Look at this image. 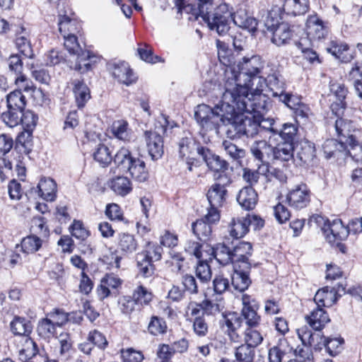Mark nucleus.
<instances>
[{
	"mask_svg": "<svg viewBox=\"0 0 362 362\" xmlns=\"http://www.w3.org/2000/svg\"><path fill=\"white\" fill-rule=\"evenodd\" d=\"M297 157L304 163H313L316 158L315 144L308 140H302L297 150Z\"/></svg>",
	"mask_w": 362,
	"mask_h": 362,
	"instance_id": "30",
	"label": "nucleus"
},
{
	"mask_svg": "<svg viewBox=\"0 0 362 362\" xmlns=\"http://www.w3.org/2000/svg\"><path fill=\"white\" fill-rule=\"evenodd\" d=\"M212 255L217 262L222 265L232 264V247L227 246L224 243H218L213 247Z\"/></svg>",
	"mask_w": 362,
	"mask_h": 362,
	"instance_id": "41",
	"label": "nucleus"
},
{
	"mask_svg": "<svg viewBox=\"0 0 362 362\" xmlns=\"http://www.w3.org/2000/svg\"><path fill=\"white\" fill-rule=\"evenodd\" d=\"M288 349V341L286 339H280L277 345L269 350V362H281Z\"/></svg>",
	"mask_w": 362,
	"mask_h": 362,
	"instance_id": "54",
	"label": "nucleus"
},
{
	"mask_svg": "<svg viewBox=\"0 0 362 362\" xmlns=\"http://www.w3.org/2000/svg\"><path fill=\"white\" fill-rule=\"evenodd\" d=\"M250 223L248 218H233L229 226L230 235L235 239L243 238L249 231Z\"/></svg>",
	"mask_w": 362,
	"mask_h": 362,
	"instance_id": "37",
	"label": "nucleus"
},
{
	"mask_svg": "<svg viewBox=\"0 0 362 362\" xmlns=\"http://www.w3.org/2000/svg\"><path fill=\"white\" fill-rule=\"evenodd\" d=\"M294 145L279 141L275 147L272 146V158L281 161H288L293 156Z\"/></svg>",
	"mask_w": 362,
	"mask_h": 362,
	"instance_id": "36",
	"label": "nucleus"
},
{
	"mask_svg": "<svg viewBox=\"0 0 362 362\" xmlns=\"http://www.w3.org/2000/svg\"><path fill=\"white\" fill-rule=\"evenodd\" d=\"M139 244L135 236L129 233H119L117 237V250L123 255L136 251Z\"/></svg>",
	"mask_w": 362,
	"mask_h": 362,
	"instance_id": "22",
	"label": "nucleus"
},
{
	"mask_svg": "<svg viewBox=\"0 0 362 362\" xmlns=\"http://www.w3.org/2000/svg\"><path fill=\"white\" fill-rule=\"evenodd\" d=\"M322 342V345L325 346L327 352L332 356L337 355L343 349V344L344 343V339L341 337H327L322 336L320 337V344Z\"/></svg>",
	"mask_w": 362,
	"mask_h": 362,
	"instance_id": "47",
	"label": "nucleus"
},
{
	"mask_svg": "<svg viewBox=\"0 0 362 362\" xmlns=\"http://www.w3.org/2000/svg\"><path fill=\"white\" fill-rule=\"evenodd\" d=\"M327 51L342 63L350 62L354 58L349 46L337 41H332L330 46L327 48Z\"/></svg>",
	"mask_w": 362,
	"mask_h": 362,
	"instance_id": "29",
	"label": "nucleus"
},
{
	"mask_svg": "<svg viewBox=\"0 0 362 362\" xmlns=\"http://www.w3.org/2000/svg\"><path fill=\"white\" fill-rule=\"evenodd\" d=\"M42 240L36 235H30L24 238L21 243L22 251L25 254H33L42 247Z\"/></svg>",
	"mask_w": 362,
	"mask_h": 362,
	"instance_id": "57",
	"label": "nucleus"
},
{
	"mask_svg": "<svg viewBox=\"0 0 362 362\" xmlns=\"http://www.w3.org/2000/svg\"><path fill=\"white\" fill-rule=\"evenodd\" d=\"M55 326L56 325L52 320L45 318L39 322L37 331L40 336L48 338L54 335Z\"/></svg>",
	"mask_w": 362,
	"mask_h": 362,
	"instance_id": "64",
	"label": "nucleus"
},
{
	"mask_svg": "<svg viewBox=\"0 0 362 362\" xmlns=\"http://www.w3.org/2000/svg\"><path fill=\"white\" fill-rule=\"evenodd\" d=\"M197 7L191 4H186L185 0H174L177 12L182 13V11L187 13H192L197 17L201 16L204 22H206L209 28H211V21H212L216 7L214 8L212 4L213 0H198Z\"/></svg>",
	"mask_w": 362,
	"mask_h": 362,
	"instance_id": "8",
	"label": "nucleus"
},
{
	"mask_svg": "<svg viewBox=\"0 0 362 362\" xmlns=\"http://www.w3.org/2000/svg\"><path fill=\"white\" fill-rule=\"evenodd\" d=\"M237 201L243 209L250 211L253 209L257 204L258 195L253 187H245L240 190Z\"/></svg>",
	"mask_w": 362,
	"mask_h": 362,
	"instance_id": "24",
	"label": "nucleus"
},
{
	"mask_svg": "<svg viewBox=\"0 0 362 362\" xmlns=\"http://www.w3.org/2000/svg\"><path fill=\"white\" fill-rule=\"evenodd\" d=\"M241 124L243 129V136L254 137L259 133V124L254 115L252 117L241 116Z\"/></svg>",
	"mask_w": 362,
	"mask_h": 362,
	"instance_id": "46",
	"label": "nucleus"
},
{
	"mask_svg": "<svg viewBox=\"0 0 362 362\" xmlns=\"http://www.w3.org/2000/svg\"><path fill=\"white\" fill-rule=\"evenodd\" d=\"M223 114L216 110L215 107L211 108L205 104L197 105L194 112V118L204 134L211 132L218 134L223 124Z\"/></svg>",
	"mask_w": 362,
	"mask_h": 362,
	"instance_id": "5",
	"label": "nucleus"
},
{
	"mask_svg": "<svg viewBox=\"0 0 362 362\" xmlns=\"http://www.w3.org/2000/svg\"><path fill=\"white\" fill-rule=\"evenodd\" d=\"M11 329L16 335L27 336L31 333L33 325L30 321L21 317H15L11 322Z\"/></svg>",
	"mask_w": 362,
	"mask_h": 362,
	"instance_id": "49",
	"label": "nucleus"
},
{
	"mask_svg": "<svg viewBox=\"0 0 362 362\" xmlns=\"http://www.w3.org/2000/svg\"><path fill=\"white\" fill-rule=\"evenodd\" d=\"M163 248L156 243L148 242L144 249L138 252L139 255H147V259L157 262L161 259Z\"/></svg>",
	"mask_w": 362,
	"mask_h": 362,
	"instance_id": "61",
	"label": "nucleus"
},
{
	"mask_svg": "<svg viewBox=\"0 0 362 362\" xmlns=\"http://www.w3.org/2000/svg\"><path fill=\"white\" fill-rule=\"evenodd\" d=\"M137 49L138 54L141 59L151 64H156L161 62V57L153 55L152 48L147 44H140Z\"/></svg>",
	"mask_w": 362,
	"mask_h": 362,
	"instance_id": "63",
	"label": "nucleus"
},
{
	"mask_svg": "<svg viewBox=\"0 0 362 362\" xmlns=\"http://www.w3.org/2000/svg\"><path fill=\"white\" fill-rule=\"evenodd\" d=\"M235 357L238 362H257L256 361V349L242 344L235 350Z\"/></svg>",
	"mask_w": 362,
	"mask_h": 362,
	"instance_id": "50",
	"label": "nucleus"
},
{
	"mask_svg": "<svg viewBox=\"0 0 362 362\" xmlns=\"http://www.w3.org/2000/svg\"><path fill=\"white\" fill-rule=\"evenodd\" d=\"M241 316L245 320L247 327H257L260 324L261 317L257 313L259 305L252 296L243 294L242 296Z\"/></svg>",
	"mask_w": 362,
	"mask_h": 362,
	"instance_id": "13",
	"label": "nucleus"
},
{
	"mask_svg": "<svg viewBox=\"0 0 362 362\" xmlns=\"http://www.w3.org/2000/svg\"><path fill=\"white\" fill-rule=\"evenodd\" d=\"M298 132L297 127L291 123H285L281 129H279L278 133H275V136H278L280 141L286 142L294 145V139Z\"/></svg>",
	"mask_w": 362,
	"mask_h": 362,
	"instance_id": "59",
	"label": "nucleus"
},
{
	"mask_svg": "<svg viewBox=\"0 0 362 362\" xmlns=\"http://www.w3.org/2000/svg\"><path fill=\"white\" fill-rule=\"evenodd\" d=\"M136 267L139 274L144 278L151 277L156 271L154 261L147 259V255H136Z\"/></svg>",
	"mask_w": 362,
	"mask_h": 362,
	"instance_id": "40",
	"label": "nucleus"
},
{
	"mask_svg": "<svg viewBox=\"0 0 362 362\" xmlns=\"http://www.w3.org/2000/svg\"><path fill=\"white\" fill-rule=\"evenodd\" d=\"M111 131L114 136L124 141H129L132 139V131L129 128L127 121L119 119L112 123Z\"/></svg>",
	"mask_w": 362,
	"mask_h": 362,
	"instance_id": "45",
	"label": "nucleus"
},
{
	"mask_svg": "<svg viewBox=\"0 0 362 362\" xmlns=\"http://www.w3.org/2000/svg\"><path fill=\"white\" fill-rule=\"evenodd\" d=\"M297 334L303 346H314L315 349H321L318 344H315L322 337L320 333H314L309 327L303 326L297 329Z\"/></svg>",
	"mask_w": 362,
	"mask_h": 362,
	"instance_id": "43",
	"label": "nucleus"
},
{
	"mask_svg": "<svg viewBox=\"0 0 362 362\" xmlns=\"http://www.w3.org/2000/svg\"><path fill=\"white\" fill-rule=\"evenodd\" d=\"M311 192L307 185L300 182L291 189L286 194V201L293 209L298 210L308 206Z\"/></svg>",
	"mask_w": 362,
	"mask_h": 362,
	"instance_id": "10",
	"label": "nucleus"
},
{
	"mask_svg": "<svg viewBox=\"0 0 362 362\" xmlns=\"http://www.w3.org/2000/svg\"><path fill=\"white\" fill-rule=\"evenodd\" d=\"M252 255V245L249 242L238 241L236 243H232V264L233 266H242L248 267L251 265L249 261Z\"/></svg>",
	"mask_w": 362,
	"mask_h": 362,
	"instance_id": "15",
	"label": "nucleus"
},
{
	"mask_svg": "<svg viewBox=\"0 0 362 362\" xmlns=\"http://www.w3.org/2000/svg\"><path fill=\"white\" fill-rule=\"evenodd\" d=\"M197 153L202 156L206 166L214 173V177L216 180H223V177H231L229 163L221 156L214 153L206 147H199ZM230 168V171H232Z\"/></svg>",
	"mask_w": 362,
	"mask_h": 362,
	"instance_id": "7",
	"label": "nucleus"
},
{
	"mask_svg": "<svg viewBox=\"0 0 362 362\" xmlns=\"http://www.w3.org/2000/svg\"><path fill=\"white\" fill-rule=\"evenodd\" d=\"M199 147L202 146L198 145L195 139L189 133L185 136L181 138L178 142L179 156L182 158L190 157L189 156L195 150L197 151Z\"/></svg>",
	"mask_w": 362,
	"mask_h": 362,
	"instance_id": "39",
	"label": "nucleus"
},
{
	"mask_svg": "<svg viewBox=\"0 0 362 362\" xmlns=\"http://www.w3.org/2000/svg\"><path fill=\"white\" fill-rule=\"evenodd\" d=\"M286 16L281 9V6H274L272 9L268 12L265 19L264 25L267 30L272 32L277 26L281 24L282 20Z\"/></svg>",
	"mask_w": 362,
	"mask_h": 362,
	"instance_id": "44",
	"label": "nucleus"
},
{
	"mask_svg": "<svg viewBox=\"0 0 362 362\" xmlns=\"http://www.w3.org/2000/svg\"><path fill=\"white\" fill-rule=\"evenodd\" d=\"M264 88L260 90H247L246 93L235 90L233 92L235 95L238 96V111L246 113H262L267 107L264 96L262 95Z\"/></svg>",
	"mask_w": 362,
	"mask_h": 362,
	"instance_id": "4",
	"label": "nucleus"
},
{
	"mask_svg": "<svg viewBox=\"0 0 362 362\" xmlns=\"http://www.w3.org/2000/svg\"><path fill=\"white\" fill-rule=\"evenodd\" d=\"M65 1L59 3L57 9L59 13L58 26L59 30L62 36L68 35L69 33H74L78 32V23L75 18L72 17L74 13L72 10L67 6L66 8L64 6Z\"/></svg>",
	"mask_w": 362,
	"mask_h": 362,
	"instance_id": "12",
	"label": "nucleus"
},
{
	"mask_svg": "<svg viewBox=\"0 0 362 362\" xmlns=\"http://www.w3.org/2000/svg\"><path fill=\"white\" fill-rule=\"evenodd\" d=\"M209 189L206 197L210 206L222 207L226 202L228 191L226 187L232 182L231 177H223V180H216Z\"/></svg>",
	"mask_w": 362,
	"mask_h": 362,
	"instance_id": "11",
	"label": "nucleus"
},
{
	"mask_svg": "<svg viewBox=\"0 0 362 362\" xmlns=\"http://www.w3.org/2000/svg\"><path fill=\"white\" fill-rule=\"evenodd\" d=\"M111 189L117 194L125 196L132 190L130 180L124 176H118L110 181Z\"/></svg>",
	"mask_w": 362,
	"mask_h": 362,
	"instance_id": "51",
	"label": "nucleus"
},
{
	"mask_svg": "<svg viewBox=\"0 0 362 362\" xmlns=\"http://www.w3.org/2000/svg\"><path fill=\"white\" fill-rule=\"evenodd\" d=\"M295 44L298 49L301 51L303 59L307 60L310 64L321 63L318 54L310 47L311 42L308 39L300 38V40L296 42Z\"/></svg>",
	"mask_w": 362,
	"mask_h": 362,
	"instance_id": "38",
	"label": "nucleus"
},
{
	"mask_svg": "<svg viewBox=\"0 0 362 362\" xmlns=\"http://www.w3.org/2000/svg\"><path fill=\"white\" fill-rule=\"evenodd\" d=\"M281 9L286 16L303 15L309 9V0H285Z\"/></svg>",
	"mask_w": 362,
	"mask_h": 362,
	"instance_id": "27",
	"label": "nucleus"
},
{
	"mask_svg": "<svg viewBox=\"0 0 362 362\" xmlns=\"http://www.w3.org/2000/svg\"><path fill=\"white\" fill-rule=\"evenodd\" d=\"M238 74L235 76V86L240 91L246 93L247 90H260L264 88V75L267 74L264 69V62L259 55L250 57H244L237 65Z\"/></svg>",
	"mask_w": 362,
	"mask_h": 362,
	"instance_id": "1",
	"label": "nucleus"
},
{
	"mask_svg": "<svg viewBox=\"0 0 362 362\" xmlns=\"http://www.w3.org/2000/svg\"><path fill=\"white\" fill-rule=\"evenodd\" d=\"M168 326L165 320L158 316H151L148 322L147 330L153 336L163 335L167 332Z\"/></svg>",
	"mask_w": 362,
	"mask_h": 362,
	"instance_id": "55",
	"label": "nucleus"
},
{
	"mask_svg": "<svg viewBox=\"0 0 362 362\" xmlns=\"http://www.w3.org/2000/svg\"><path fill=\"white\" fill-rule=\"evenodd\" d=\"M123 281L113 274H106L100 280V284L97 288V294L100 300L109 296L116 297L118 288H121Z\"/></svg>",
	"mask_w": 362,
	"mask_h": 362,
	"instance_id": "14",
	"label": "nucleus"
},
{
	"mask_svg": "<svg viewBox=\"0 0 362 362\" xmlns=\"http://www.w3.org/2000/svg\"><path fill=\"white\" fill-rule=\"evenodd\" d=\"M134 158L130 151L125 148H121L115 154L112 160L118 168L125 171Z\"/></svg>",
	"mask_w": 362,
	"mask_h": 362,
	"instance_id": "60",
	"label": "nucleus"
},
{
	"mask_svg": "<svg viewBox=\"0 0 362 362\" xmlns=\"http://www.w3.org/2000/svg\"><path fill=\"white\" fill-rule=\"evenodd\" d=\"M144 136L148 153L153 160H158L163 154V141L158 132L146 131Z\"/></svg>",
	"mask_w": 362,
	"mask_h": 362,
	"instance_id": "20",
	"label": "nucleus"
},
{
	"mask_svg": "<svg viewBox=\"0 0 362 362\" xmlns=\"http://www.w3.org/2000/svg\"><path fill=\"white\" fill-rule=\"evenodd\" d=\"M20 31H16L15 44L18 51L27 58H33L34 56L33 50L28 39V34L25 29L21 26Z\"/></svg>",
	"mask_w": 362,
	"mask_h": 362,
	"instance_id": "31",
	"label": "nucleus"
},
{
	"mask_svg": "<svg viewBox=\"0 0 362 362\" xmlns=\"http://www.w3.org/2000/svg\"><path fill=\"white\" fill-rule=\"evenodd\" d=\"M242 319L235 313H230L228 314L223 313V319L221 320V324L223 327H226V332L232 340H235L238 337L236 334V330L241 327Z\"/></svg>",
	"mask_w": 362,
	"mask_h": 362,
	"instance_id": "28",
	"label": "nucleus"
},
{
	"mask_svg": "<svg viewBox=\"0 0 362 362\" xmlns=\"http://www.w3.org/2000/svg\"><path fill=\"white\" fill-rule=\"evenodd\" d=\"M132 297L136 305L144 306L151 303L153 295L151 290L140 284L134 289Z\"/></svg>",
	"mask_w": 362,
	"mask_h": 362,
	"instance_id": "48",
	"label": "nucleus"
},
{
	"mask_svg": "<svg viewBox=\"0 0 362 362\" xmlns=\"http://www.w3.org/2000/svg\"><path fill=\"white\" fill-rule=\"evenodd\" d=\"M218 48V57L221 64L226 66H230L234 62V57L231 50L228 48L226 43L220 40H216Z\"/></svg>",
	"mask_w": 362,
	"mask_h": 362,
	"instance_id": "62",
	"label": "nucleus"
},
{
	"mask_svg": "<svg viewBox=\"0 0 362 362\" xmlns=\"http://www.w3.org/2000/svg\"><path fill=\"white\" fill-rule=\"evenodd\" d=\"M125 171L129 173L131 176L139 182H144L148 177L145 162L139 158H134Z\"/></svg>",
	"mask_w": 362,
	"mask_h": 362,
	"instance_id": "34",
	"label": "nucleus"
},
{
	"mask_svg": "<svg viewBox=\"0 0 362 362\" xmlns=\"http://www.w3.org/2000/svg\"><path fill=\"white\" fill-rule=\"evenodd\" d=\"M257 327H247L243 333L244 344L250 346L257 348L259 346L264 337L262 334L257 329Z\"/></svg>",
	"mask_w": 362,
	"mask_h": 362,
	"instance_id": "53",
	"label": "nucleus"
},
{
	"mask_svg": "<svg viewBox=\"0 0 362 362\" xmlns=\"http://www.w3.org/2000/svg\"><path fill=\"white\" fill-rule=\"evenodd\" d=\"M327 30L322 21L316 15L308 16L306 21L307 39L311 42L313 40H320L327 35Z\"/></svg>",
	"mask_w": 362,
	"mask_h": 362,
	"instance_id": "19",
	"label": "nucleus"
},
{
	"mask_svg": "<svg viewBox=\"0 0 362 362\" xmlns=\"http://www.w3.org/2000/svg\"><path fill=\"white\" fill-rule=\"evenodd\" d=\"M64 39V47L68 52L76 57V62L74 64L71 62L70 67L81 74H84L91 69V59L94 55L89 51L83 50L81 47L77 37L74 33H69L68 35L63 36Z\"/></svg>",
	"mask_w": 362,
	"mask_h": 362,
	"instance_id": "3",
	"label": "nucleus"
},
{
	"mask_svg": "<svg viewBox=\"0 0 362 362\" xmlns=\"http://www.w3.org/2000/svg\"><path fill=\"white\" fill-rule=\"evenodd\" d=\"M314 300L318 307H331L337 300L336 291H331L329 286H325L317 291Z\"/></svg>",
	"mask_w": 362,
	"mask_h": 362,
	"instance_id": "35",
	"label": "nucleus"
},
{
	"mask_svg": "<svg viewBox=\"0 0 362 362\" xmlns=\"http://www.w3.org/2000/svg\"><path fill=\"white\" fill-rule=\"evenodd\" d=\"M235 90H239V88L235 86L230 89L226 87L223 94L224 100L215 106L216 110L223 114V124L225 123L226 120L233 119L235 117L242 116L243 115V112L238 111V104L236 103L238 100V98H236L238 96L233 94V92Z\"/></svg>",
	"mask_w": 362,
	"mask_h": 362,
	"instance_id": "9",
	"label": "nucleus"
},
{
	"mask_svg": "<svg viewBox=\"0 0 362 362\" xmlns=\"http://www.w3.org/2000/svg\"><path fill=\"white\" fill-rule=\"evenodd\" d=\"M280 76L276 71L269 73L264 75V88L267 87L271 94L274 98H280L285 93V83L280 79Z\"/></svg>",
	"mask_w": 362,
	"mask_h": 362,
	"instance_id": "23",
	"label": "nucleus"
},
{
	"mask_svg": "<svg viewBox=\"0 0 362 362\" xmlns=\"http://www.w3.org/2000/svg\"><path fill=\"white\" fill-rule=\"evenodd\" d=\"M71 84L76 106L80 109L84 107L91 98L90 88L83 79H74Z\"/></svg>",
	"mask_w": 362,
	"mask_h": 362,
	"instance_id": "21",
	"label": "nucleus"
},
{
	"mask_svg": "<svg viewBox=\"0 0 362 362\" xmlns=\"http://www.w3.org/2000/svg\"><path fill=\"white\" fill-rule=\"evenodd\" d=\"M192 230L198 239L206 242L209 240L212 235L213 226L200 218L192 223Z\"/></svg>",
	"mask_w": 362,
	"mask_h": 362,
	"instance_id": "42",
	"label": "nucleus"
},
{
	"mask_svg": "<svg viewBox=\"0 0 362 362\" xmlns=\"http://www.w3.org/2000/svg\"><path fill=\"white\" fill-rule=\"evenodd\" d=\"M251 265L245 268L242 266H234L233 273L231 276V284L235 290L244 292L252 284L250 276Z\"/></svg>",
	"mask_w": 362,
	"mask_h": 362,
	"instance_id": "18",
	"label": "nucleus"
},
{
	"mask_svg": "<svg viewBox=\"0 0 362 362\" xmlns=\"http://www.w3.org/2000/svg\"><path fill=\"white\" fill-rule=\"evenodd\" d=\"M8 109L24 110L26 105L25 98L21 90H15L7 95Z\"/></svg>",
	"mask_w": 362,
	"mask_h": 362,
	"instance_id": "56",
	"label": "nucleus"
},
{
	"mask_svg": "<svg viewBox=\"0 0 362 362\" xmlns=\"http://www.w3.org/2000/svg\"><path fill=\"white\" fill-rule=\"evenodd\" d=\"M109 66L112 76L119 83L129 86L136 82V78L127 62H114Z\"/></svg>",
	"mask_w": 362,
	"mask_h": 362,
	"instance_id": "16",
	"label": "nucleus"
},
{
	"mask_svg": "<svg viewBox=\"0 0 362 362\" xmlns=\"http://www.w3.org/2000/svg\"><path fill=\"white\" fill-rule=\"evenodd\" d=\"M57 183L49 177L42 178L37 185L38 195L47 202H53L57 197Z\"/></svg>",
	"mask_w": 362,
	"mask_h": 362,
	"instance_id": "25",
	"label": "nucleus"
},
{
	"mask_svg": "<svg viewBox=\"0 0 362 362\" xmlns=\"http://www.w3.org/2000/svg\"><path fill=\"white\" fill-rule=\"evenodd\" d=\"M93 158L103 166H107L113 159L112 151L104 144H99L93 153Z\"/></svg>",
	"mask_w": 362,
	"mask_h": 362,
	"instance_id": "58",
	"label": "nucleus"
},
{
	"mask_svg": "<svg viewBox=\"0 0 362 362\" xmlns=\"http://www.w3.org/2000/svg\"><path fill=\"white\" fill-rule=\"evenodd\" d=\"M250 152L256 160L264 163L272 158V146L265 140L255 141L250 146Z\"/></svg>",
	"mask_w": 362,
	"mask_h": 362,
	"instance_id": "26",
	"label": "nucleus"
},
{
	"mask_svg": "<svg viewBox=\"0 0 362 362\" xmlns=\"http://www.w3.org/2000/svg\"><path fill=\"white\" fill-rule=\"evenodd\" d=\"M224 123L225 132L228 138L231 139H240L243 136L241 116L235 117L233 119L227 120Z\"/></svg>",
	"mask_w": 362,
	"mask_h": 362,
	"instance_id": "52",
	"label": "nucleus"
},
{
	"mask_svg": "<svg viewBox=\"0 0 362 362\" xmlns=\"http://www.w3.org/2000/svg\"><path fill=\"white\" fill-rule=\"evenodd\" d=\"M334 127L341 146H344L356 139L355 133L357 129L352 121L339 118L335 122Z\"/></svg>",
	"mask_w": 362,
	"mask_h": 362,
	"instance_id": "17",
	"label": "nucleus"
},
{
	"mask_svg": "<svg viewBox=\"0 0 362 362\" xmlns=\"http://www.w3.org/2000/svg\"><path fill=\"white\" fill-rule=\"evenodd\" d=\"M272 33V41L277 46L287 44L293 36V30L290 25L284 22H282Z\"/></svg>",
	"mask_w": 362,
	"mask_h": 362,
	"instance_id": "33",
	"label": "nucleus"
},
{
	"mask_svg": "<svg viewBox=\"0 0 362 362\" xmlns=\"http://www.w3.org/2000/svg\"><path fill=\"white\" fill-rule=\"evenodd\" d=\"M211 22L212 26L210 30L216 31L221 36H224L228 33L232 22L250 32H255L257 26V21L255 18L247 16L244 11L234 13L233 8H230L226 3L216 6Z\"/></svg>",
	"mask_w": 362,
	"mask_h": 362,
	"instance_id": "2",
	"label": "nucleus"
},
{
	"mask_svg": "<svg viewBox=\"0 0 362 362\" xmlns=\"http://www.w3.org/2000/svg\"><path fill=\"white\" fill-rule=\"evenodd\" d=\"M307 319L310 327L317 331L322 329L330 321L327 312L322 307H318V305L311 312L310 316L307 317Z\"/></svg>",
	"mask_w": 362,
	"mask_h": 362,
	"instance_id": "32",
	"label": "nucleus"
},
{
	"mask_svg": "<svg viewBox=\"0 0 362 362\" xmlns=\"http://www.w3.org/2000/svg\"><path fill=\"white\" fill-rule=\"evenodd\" d=\"M327 241L341 253L346 252V246L342 243L349 234V229L345 226L341 219H334L325 223L322 228Z\"/></svg>",
	"mask_w": 362,
	"mask_h": 362,
	"instance_id": "6",
	"label": "nucleus"
}]
</instances>
